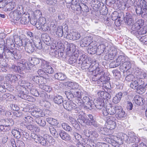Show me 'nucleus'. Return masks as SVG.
I'll return each instance as SVG.
<instances>
[{"label": "nucleus", "instance_id": "nucleus-1", "mask_svg": "<svg viewBox=\"0 0 147 147\" xmlns=\"http://www.w3.org/2000/svg\"><path fill=\"white\" fill-rule=\"evenodd\" d=\"M137 23H135L132 25L130 31L131 33L136 36L138 38L141 37V35L146 34L147 32V24L143 28L139 26Z\"/></svg>", "mask_w": 147, "mask_h": 147}, {"label": "nucleus", "instance_id": "nucleus-2", "mask_svg": "<svg viewBox=\"0 0 147 147\" xmlns=\"http://www.w3.org/2000/svg\"><path fill=\"white\" fill-rule=\"evenodd\" d=\"M4 50L3 55L6 58H11L13 57L16 59L18 60L22 57V55L19 51H17L15 49H9L5 48Z\"/></svg>", "mask_w": 147, "mask_h": 147}, {"label": "nucleus", "instance_id": "nucleus-3", "mask_svg": "<svg viewBox=\"0 0 147 147\" xmlns=\"http://www.w3.org/2000/svg\"><path fill=\"white\" fill-rule=\"evenodd\" d=\"M80 56L77 63L81 65V67L83 70L88 69L90 67V62L88 56L85 55H80Z\"/></svg>", "mask_w": 147, "mask_h": 147}, {"label": "nucleus", "instance_id": "nucleus-4", "mask_svg": "<svg viewBox=\"0 0 147 147\" xmlns=\"http://www.w3.org/2000/svg\"><path fill=\"white\" fill-rule=\"evenodd\" d=\"M120 108V107L117 106H112L111 104H109L106 106L105 109L102 110V114L104 116L108 115H114L118 109Z\"/></svg>", "mask_w": 147, "mask_h": 147}, {"label": "nucleus", "instance_id": "nucleus-5", "mask_svg": "<svg viewBox=\"0 0 147 147\" xmlns=\"http://www.w3.org/2000/svg\"><path fill=\"white\" fill-rule=\"evenodd\" d=\"M45 137V135L42 137L34 133L32 134H31V138L34 140V141L35 142L40 143L44 146H46L48 144V143L46 141Z\"/></svg>", "mask_w": 147, "mask_h": 147}, {"label": "nucleus", "instance_id": "nucleus-6", "mask_svg": "<svg viewBox=\"0 0 147 147\" xmlns=\"http://www.w3.org/2000/svg\"><path fill=\"white\" fill-rule=\"evenodd\" d=\"M25 49L27 52L29 53L33 52L34 50V44L30 41V40L27 38L24 39Z\"/></svg>", "mask_w": 147, "mask_h": 147}, {"label": "nucleus", "instance_id": "nucleus-7", "mask_svg": "<svg viewBox=\"0 0 147 147\" xmlns=\"http://www.w3.org/2000/svg\"><path fill=\"white\" fill-rule=\"evenodd\" d=\"M81 100L83 104H85L84 107L85 108L90 110L93 108V101L92 100L90 99L89 97L85 96L83 97Z\"/></svg>", "mask_w": 147, "mask_h": 147}, {"label": "nucleus", "instance_id": "nucleus-8", "mask_svg": "<svg viewBox=\"0 0 147 147\" xmlns=\"http://www.w3.org/2000/svg\"><path fill=\"white\" fill-rule=\"evenodd\" d=\"M115 120V118L113 117L110 116L107 117V123L106 124L107 129L112 130L115 127L116 124Z\"/></svg>", "mask_w": 147, "mask_h": 147}, {"label": "nucleus", "instance_id": "nucleus-9", "mask_svg": "<svg viewBox=\"0 0 147 147\" xmlns=\"http://www.w3.org/2000/svg\"><path fill=\"white\" fill-rule=\"evenodd\" d=\"M63 106L65 109L68 111H71L73 109H75L77 107V105L71 101H64Z\"/></svg>", "mask_w": 147, "mask_h": 147}, {"label": "nucleus", "instance_id": "nucleus-10", "mask_svg": "<svg viewBox=\"0 0 147 147\" xmlns=\"http://www.w3.org/2000/svg\"><path fill=\"white\" fill-rule=\"evenodd\" d=\"M99 78L98 80V84H103L109 81L110 78L108 76L105 75V72L102 70L100 69L99 71Z\"/></svg>", "mask_w": 147, "mask_h": 147}, {"label": "nucleus", "instance_id": "nucleus-11", "mask_svg": "<svg viewBox=\"0 0 147 147\" xmlns=\"http://www.w3.org/2000/svg\"><path fill=\"white\" fill-rule=\"evenodd\" d=\"M94 105L96 108L98 109H102V111L103 109H105L104 101L102 98H98L94 103Z\"/></svg>", "mask_w": 147, "mask_h": 147}, {"label": "nucleus", "instance_id": "nucleus-12", "mask_svg": "<svg viewBox=\"0 0 147 147\" xmlns=\"http://www.w3.org/2000/svg\"><path fill=\"white\" fill-rule=\"evenodd\" d=\"M7 80L10 82L16 83L21 78V76L18 74L13 75L10 74H8L6 77Z\"/></svg>", "mask_w": 147, "mask_h": 147}, {"label": "nucleus", "instance_id": "nucleus-13", "mask_svg": "<svg viewBox=\"0 0 147 147\" xmlns=\"http://www.w3.org/2000/svg\"><path fill=\"white\" fill-rule=\"evenodd\" d=\"M87 117L88 120V125H93L95 127H99V125L97 123L95 120L93 118V117L91 114L87 115Z\"/></svg>", "mask_w": 147, "mask_h": 147}, {"label": "nucleus", "instance_id": "nucleus-14", "mask_svg": "<svg viewBox=\"0 0 147 147\" xmlns=\"http://www.w3.org/2000/svg\"><path fill=\"white\" fill-rule=\"evenodd\" d=\"M66 38L68 39L75 40L79 39L81 36L80 34L74 31L70 32L69 34H66Z\"/></svg>", "mask_w": 147, "mask_h": 147}, {"label": "nucleus", "instance_id": "nucleus-15", "mask_svg": "<svg viewBox=\"0 0 147 147\" xmlns=\"http://www.w3.org/2000/svg\"><path fill=\"white\" fill-rule=\"evenodd\" d=\"M144 82L141 79H139L137 78L136 79H134V80L131 81L130 85V86L134 89H136L137 87L139 85L143 84Z\"/></svg>", "mask_w": 147, "mask_h": 147}, {"label": "nucleus", "instance_id": "nucleus-16", "mask_svg": "<svg viewBox=\"0 0 147 147\" xmlns=\"http://www.w3.org/2000/svg\"><path fill=\"white\" fill-rule=\"evenodd\" d=\"M92 39V37L91 36H87L84 37L80 41V46L84 47L89 45L90 42Z\"/></svg>", "mask_w": 147, "mask_h": 147}, {"label": "nucleus", "instance_id": "nucleus-17", "mask_svg": "<svg viewBox=\"0 0 147 147\" xmlns=\"http://www.w3.org/2000/svg\"><path fill=\"white\" fill-rule=\"evenodd\" d=\"M106 140L109 143L111 144L114 147H119V145L123 143L122 140L120 138L117 141H116L110 138H107Z\"/></svg>", "mask_w": 147, "mask_h": 147}, {"label": "nucleus", "instance_id": "nucleus-18", "mask_svg": "<svg viewBox=\"0 0 147 147\" xmlns=\"http://www.w3.org/2000/svg\"><path fill=\"white\" fill-rule=\"evenodd\" d=\"M135 15L132 13H127L125 18V23L128 25L133 24L134 23V18Z\"/></svg>", "mask_w": 147, "mask_h": 147}, {"label": "nucleus", "instance_id": "nucleus-19", "mask_svg": "<svg viewBox=\"0 0 147 147\" xmlns=\"http://www.w3.org/2000/svg\"><path fill=\"white\" fill-rule=\"evenodd\" d=\"M22 130L17 128H15L12 130L11 133L15 138H20L22 135Z\"/></svg>", "mask_w": 147, "mask_h": 147}, {"label": "nucleus", "instance_id": "nucleus-20", "mask_svg": "<svg viewBox=\"0 0 147 147\" xmlns=\"http://www.w3.org/2000/svg\"><path fill=\"white\" fill-rule=\"evenodd\" d=\"M131 64L129 61H125L119 67L120 70L124 72L130 69L131 67Z\"/></svg>", "mask_w": 147, "mask_h": 147}, {"label": "nucleus", "instance_id": "nucleus-21", "mask_svg": "<svg viewBox=\"0 0 147 147\" xmlns=\"http://www.w3.org/2000/svg\"><path fill=\"white\" fill-rule=\"evenodd\" d=\"M46 79L39 76H33L32 80L37 84H39V85L43 84L46 81H45Z\"/></svg>", "mask_w": 147, "mask_h": 147}, {"label": "nucleus", "instance_id": "nucleus-22", "mask_svg": "<svg viewBox=\"0 0 147 147\" xmlns=\"http://www.w3.org/2000/svg\"><path fill=\"white\" fill-rule=\"evenodd\" d=\"M17 11H13L10 13L9 16L10 17L14 20H19L21 17V13L18 12Z\"/></svg>", "mask_w": 147, "mask_h": 147}, {"label": "nucleus", "instance_id": "nucleus-23", "mask_svg": "<svg viewBox=\"0 0 147 147\" xmlns=\"http://www.w3.org/2000/svg\"><path fill=\"white\" fill-rule=\"evenodd\" d=\"M30 21V15L28 14L23 13L21 17L20 23L23 24H26Z\"/></svg>", "mask_w": 147, "mask_h": 147}, {"label": "nucleus", "instance_id": "nucleus-24", "mask_svg": "<svg viewBox=\"0 0 147 147\" xmlns=\"http://www.w3.org/2000/svg\"><path fill=\"white\" fill-rule=\"evenodd\" d=\"M66 28V30H64V32L63 31V26H59L57 29V30L56 32V34L58 36L60 37H61L63 35H65V34H67V28L68 27L67 26H65V28Z\"/></svg>", "mask_w": 147, "mask_h": 147}, {"label": "nucleus", "instance_id": "nucleus-25", "mask_svg": "<svg viewBox=\"0 0 147 147\" xmlns=\"http://www.w3.org/2000/svg\"><path fill=\"white\" fill-rule=\"evenodd\" d=\"M95 69L93 70V73L94 72L95 74L93 76L92 80L93 81H97L98 83V80L99 78V71L100 68L99 67H95Z\"/></svg>", "mask_w": 147, "mask_h": 147}, {"label": "nucleus", "instance_id": "nucleus-26", "mask_svg": "<svg viewBox=\"0 0 147 147\" xmlns=\"http://www.w3.org/2000/svg\"><path fill=\"white\" fill-rule=\"evenodd\" d=\"M59 134L61 138L63 140L69 141L71 139L69 135L64 131H60Z\"/></svg>", "mask_w": 147, "mask_h": 147}, {"label": "nucleus", "instance_id": "nucleus-27", "mask_svg": "<svg viewBox=\"0 0 147 147\" xmlns=\"http://www.w3.org/2000/svg\"><path fill=\"white\" fill-rule=\"evenodd\" d=\"M134 100L135 103L138 105H142L144 104L145 100L144 99L138 95H136L134 98Z\"/></svg>", "mask_w": 147, "mask_h": 147}, {"label": "nucleus", "instance_id": "nucleus-28", "mask_svg": "<svg viewBox=\"0 0 147 147\" xmlns=\"http://www.w3.org/2000/svg\"><path fill=\"white\" fill-rule=\"evenodd\" d=\"M42 39L47 45H49L51 42L50 37L47 34H43L41 35Z\"/></svg>", "mask_w": 147, "mask_h": 147}, {"label": "nucleus", "instance_id": "nucleus-29", "mask_svg": "<svg viewBox=\"0 0 147 147\" xmlns=\"http://www.w3.org/2000/svg\"><path fill=\"white\" fill-rule=\"evenodd\" d=\"M117 52L116 50L114 49L110 52L109 53L105 56V59L107 60L108 59L111 60L113 59V58L115 56L117 55Z\"/></svg>", "mask_w": 147, "mask_h": 147}, {"label": "nucleus", "instance_id": "nucleus-30", "mask_svg": "<svg viewBox=\"0 0 147 147\" xmlns=\"http://www.w3.org/2000/svg\"><path fill=\"white\" fill-rule=\"evenodd\" d=\"M116 115H117L118 118L123 120L124 119L126 116V114H125L124 111L121 109V107L118 109L117 111Z\"/></svg>", "mask_w": 147, "mask_h": 147}, {"label": "nucleus", "instance_id": "nucleus-31", "mask_svg": "<svg viewBox=\"0 0 147 147\" xmlns=\"http://www.w3.org/2000/svg\"><path fill=\"white\" fill-rule=\"evenodd\" d=\"M66 50L67 54L69 55L75 52L76 50V47L73 44H68Z\"/></svg>", "mask_w": 147, "mask_h": 147}, {"label": "nucleus", "instance_id": "nucleus-32", "mask_svg": "<svg viewBox=\"0 0 147 147\" xmlns=\"http://www.w3.org/2000/svg\"><path fill=\"white\" fill-rule=\"evenodd\" d=\"M46 127L48 130H49L50 132L55 138H57L58 137V134L56 129L53 126H46Z\"/></svg>", "mask_w": 147, "mask_h": 147}, {"label": "nucleus", "instance_id": "nucleus-33", "mask_svg": "<svg viewBox=\"0 0 147 147\" xmlns=\"http://www.w3.org/2000/svg\"><path fill=\"white\" fill-rule=\"evenodd\" d=\"M53 101L55 103L58 105H60L63 102L62 97L59 95H56L54 97Z\"/></svg>", "mask_w": 147, "mask_h": 147}, {"label": "nucleus", "instance_id": "nucleus-34", "mask_svg": "<svg viewBox=\"0 0 147 147\" xmlns=\"http://www.w3.org/2000/svg\"><path fill=\"white\" fill-rule=\"evenodd\" d=\"M6 44L8 46L9 49H13L15 47V45L12 39L8 38L6 39Z\"/></svg>", "mask_w": 147, "mask_h": 147}, {"label": "nucleus", "instance_id": "nucleus-35", "mask_svg": "<svg viewBox=\"0 0 147 147\" xmlns=\"http://www.w3.org/2000/svg\"><path fill=\"white\" fill-rule=\"evenodd\" d=\"M55 78L57 80H63L66 79V75L62 73H57L54 75Z\"/></svg>", "mask_w": 147, "mask_h": 147}, {"label": "nucleus", "instance_id": "nucleus-36", "mask_svg": "<svg viewBox=\"0 0 147 147\" xmlns=\"http://www.w3.org/2000/svg\"><path fill=\"white\" fill-rule=\"evenodd\" d=\"M41 61V59L33 57L31 58L29 62H28V63H30L31 65H39Z\"/></svg>", "mask_w": 147, "mask_h": 147}, {"label": "nucleus", "instance_id": "nucleus-37", "mask_svg": "<svg viewBox=\"0 0 147 147\" xmlns=\"http://www.w3.org/2000/svg\"><path fill=\"white\" fill-rule=\"evenodd\" d=\"M105 46L103 44L100 45L97 47V54L98 55H100L104 51Z\"/></svg>", "mask_w": 147, "mask_h": 147}, {"label": "nucleus", "instance_id": "nucleus-38", "mask_svg": "<svg viewBox=\"0 0 147 147\" xmlns=\"http://www.w3.org/2000/svg\"><path fill=\"white\" fill-rule=\"evenodd\" d=\"M37 73L40 76L42 77L45 79H49V75L46 73L45 71L42 69H39L37 71Z\"/></svg>", "mask_w": 147, "mask_h": 147}, {"label": "nucleus", "instance_id": "nucleus-39", "mask_svg": "<svg viewBox=\"0 0 147 147\" xmlns=\"http://www.w3.org/2000/svg\"><path fill=\"white\" fill-rule=\"evenodd\" d=\"M24 126L32 132H36L38 130V128L37 127L31 124H27Z\"/></svg>", "mask_w": 147, "mask_h": 147}, {"label": "nucleus", "instance_id": "nucleus-40", "mask_svg": "<svg viewBox=\"0 0 147 147\" xmlns=\"http://www.w3.org/2000/svg\"><path fill=\"white\" fill-rule=\"evenodd\" d=\"M7 5V10L10 11L13 10L16 6V3L14 2H9L6 4Z\"/></svg>", "mask_w": 147, "mask_h": 147}, {"label": "nucleus", "instance_id": "nucleus-41", "mask_svg": "<svg viewBox=\"0 0 147 147\" xmlns=\"http://www.w3.org/2000/svg\"><path fill=\"white\" fill-rule=\"evenodd\" d=\"M61 126L62 128L65 131L70 132L72 131V128L67 123H62Z\"/></svg>", "mask_w": 147, "mask_h": 147}, {"label": "nucleus", "instance_id": "nucleus-42", "mask_svg": "<svg viewBox=\"0 0 147 147\" xmlns=\"http://www.w3.org/2000/svg\"><path fill=\"white\" fill-rule=\"evenodd\" d=\"M78 55L77 54L72 55L71 56L69 60V62L70 64H73L76 62L77 63V59L78 57Z\"/></svg>", "mask_w": 147, "mask_h": 147}, {"label": "nucleus", "instance_id": "nucleus-43", "mask_svg": "<svg viewBox=\"0 0 147 147\" xmlns=\"http://www.w3.org/2000/svg\"><path fill=\"white\" fill-rule=\"evenodd\" d=\"M49 62L45 61V60H41L40 63V64L37 66L38 68H39L40 67L42 68L45 69L49 65Z\"/></svg>", "mask_w": 147, "mask_h": 147}, {"label": "nucleus", "instance_id": "nucleus-44", "mask_svg": "<svg viewBox=\"0 0 147 147\" xmlns=\"http://www.w3.org/2000/svg\"><path fill=\"white\" fill-rule=\"evenodd\" d=\"M107 91V92H105V94L106 96L105 99L108 100L111 98V96L114 94L115 92L112 90H109Z\"/></svg>", "mask_w": 147, "mask_h": 147}, {"label": "nucleus", "instance_id": "nucleus-45", "mask_svg": "<svg viewBox=\"0 0 147 147\" xmlns=\"http://www.w3.org/2000/svg\"><path fill=\"white\" fill-rule=\"evenodd\" d=\"M47 121L49 124L52 125H57L58 124L57 120L51 118H47Z\"/></svg>", "mask_w": 147, "mask_h": 147}, {"label": "nucleus", "instance_id": "nucleus-46", "mask_svg": "<svg viewBox=\"0 0 147 147\" xmlns=\"http://www.w3.org/2000/svg\"><path fill=\"white\" fill-rule=\"evenodd\" d=\"M74 97H77L78 98H81L83 94L81 90L80 89L76 90L73 93Z\"/></svg>", "mask_w": 147, "mask_h": 147}, {"label": "nucleus", "instance_id": "nucleus-47", "mask_svg": "<svg viewBox=\"0 0 147 147\" xmlns=\"http://www.w3.org/2000/svg\"><path fill=\"white\" fill-rule=\"evenodd\" d=\"M68 85L71 88V89L74 90V91L78 89V88L79 87V85L77 83L71 82H69Z\"/></svg>", "mask_w": 147, "mask_h": 147}, {"label": "nucleus", "instance_id": "nucleus-48", "mask_svg": "<svg viewBox=\"0 0 147 147\" xmlns=\"http://www.w3.org/2000/svg\"><path fill=\"white\" fill-rule=\"evenodd\" d=\"M142 84L139 85V86L137 87L136 89L137 92L140 94H142L144 93L145 92V88L144 87L142 86Z\"/></svg>", "mask_w": 147, "mask_h": 147}, {"label": "nucleus", "instance_id": "nucleus-49", "mask_svg": "<svg viewBox=\"0 0 147 147\" xmlns=\"http://www.w3.org/2000/svg\"><path fill=\"white\" fill-rule=\"evenodd\" d=\"M36 122L40 126L42 127L45 126L46 124V121L40 118L36 119Z\"/></svg>", "mask_w": 147, "mask_h": 147}, {"label": "nucleus", "instance_id": "nucleus-50", "mask_svg": "<svg viewBox=\"0 0 147 147\" xmlns=\"http://www.w3.org/2000/svg\"><path fill=\"white\" fill-rule=\"evenodd\" d=\"M39 87L42 89H43L47 92H50L51 90V88L49 86L45 84L39 85Z\"/></svg>", "mask_w": 147, "mask_h": 147}, {"label": "nucleus", "instance_id": "nucleus-51", "mask_svg": "<svg viewBox=\"0 0 147 147\" xmlns=\"http://www.w3.org/2000/svg\"><path fill=\"white\" fill-rule=\"evenodd\" d=\"M14 41L15 42L16 44L19 46H24V39L21 40L20 38L18 37L17 39H14Z\"/></svg>", "mask_w": 147, "mask_h": 147}, {"label": "nucleus", "instance_id": "nucleus-52", "mask_svg": "<svg viewBox=\"0 0 147 147\" xmlns=\"http://www.w3.org/2000/svg\"><path fill=\"white\" fill-rule=\"evenodd\" d=\"M34 44V46L38 49H41L42 48L41 42L39 40H38L35 41Z\"/></svg>", "mask_w": 147, "mask_h": 147}, {"label": "nucleus", "instance_id": "nucleus-53", "mask_svg": "<svg viewBox=\"0 0 147 147\" xmlns=\"http://www.w3.org/2000/svg\"><path fill=\"white\" fill-rule=\"evenodd\" d=\"M114 76L116 79H119L121 77V73L117 70H114L112 71Z\"/></svg>", "mask_w": 147, "mask_h": 147}, {"label": "nucleus", "instance_id": "nucleus-54", "mask_svg": "<svg viewBox=\"0 0 147 147\" xmlns=\"http://www.w3.org/2000/svg\"><path fill=\"white\" fill-rule=\"evenodd\" d=\"M81 12L82 13V11L83 12H88L89 11V8L88 6L86 5L85 4H84L82 3H81Z\"/></svg>", "mask_w": 147, "mask_h": 147}, {"label": "nucleus", "instance_id": "nucleus-55", "mask_svg": "<svg viewBox=\"0 0 147 147\" xmlns=\"http://www.w3.org/2000/svg\"><path fill=\"white\" fill-rule=\"evenodd\" d=\"M126 59V57L124 56L120 55L118 57L116 60L121 65V63H122L125 61Z\"/></svg>", "mask_w": 147, "mask_h": 147}, {"label": "nucleus", "instance_id": "nucleus-56", "mask_svg": "<svg viewBox=\"0 0 147 147\" xmlns=\"http://www.w3.org/2000/svg\"><path fill=\"white\" fill-rule=\"evenodd\" d=\"M65 94L67 98L69 100H70L72 99L73 97H74L73 93H72L71 92V91L68 90L67 91H65Z\"/></svg>", "mask_w": 147, "mask_h": 147}, {"label": "nucleus", "instance_id": "nucleus-57", "mask_svg": "<svg viewBox=\"0 0 147 147\" xmlns=\"http://www.w3.org/2000/svg\"><path fill=\"white\" fill-rule=\"evenodd\" d=\"M45 136L46 141L47 143H51L55 142V140L52 136L48 135H46Z\"/></svg>", "mask_w": 147, "mask_h": 147}, {"label": "nucleus", "instance_id": "nucleus-58", "mask_svg": "<svg viewBox=\"0 0 147 147\" xmlns=\"http://www.w3.org/2000/svg\"><path fill=\"white\" fill-rule=\"evenodd\" d=\"M137 139H138V137L136 136L133 135L128 137L127 140L128 141L129 143H134L136 141Z\"/></svg>", "mask_w": 147, "mask_h": 147}, {"label": "nucleus", "instance_id": "nucleus-59", "mask_svg": "<svg viewBox=\"0 0 147 147\" xmlns=\"http://www.w3.org/2000/svg\"><path fill=\"white\" fill-rule=\"evenodd\" d=\"M97 49L95 48H94L93 47H88L87 51L88 53L90 54H94L95 53H97Z\"/></svg>", "mask_w": 147, "mask_h": 147}, {"label": "nucleus", "instance_id": "nucleus-60", "mask_svg": "<svg viewBox=\"0 0 147 147\" xmlns=\"http://www.w3.org/2000/svg\"><path fill=\"white\" fill-rule=\"evenodd\" d=\"M45 71L46 73L52 74L54 72L53 68L50 65H49L45 69Z\"/></svg>", "mask_w": 147, "mask_h": 147}, {"label": "nucleus", "instance_id": "nucleus-61", "mask_svg": "<svg viewBox=\"0 0 147 147\" xmlns=\"http://www.w3.org/2000/svg\"><path fill=\"white\" fill-rule=\"evenodd\" d=\"M142 7L138 5L136 7V11L138 15H142Z\"/></svg>", "mask_w": 147, "mask_h": 147}, {"label": "nucleus", "instance_id": "nucleus-62", "mask_svg": "<svg viewBox=\"0 0 147 147\" xmlns=\"http://www.w3.org/2000/svg\"><path fill=\"white\" fill-rule=\"evenodd\" d=\"M147 16V6L143 7L142 11V17L143 18H146Z\"/></svg>", "mask_w": 147, "mask_h": 147}, {"label": "nucleus", "instance_id": "nucleus-63", "mask_svg": "<svg viewBox=\"0 0 147 147\" xmlns=\"http://www.w3.org/2000/svg\"><path fill=\"white\" fill-rule=\"evenodd\" d=\"M28 63V62L25 63L24 64L21 63L20 64L19 63L18 65L20 67V68L21 69V70H22L24 69L25 68L28 69V67L29 64Z\"/></svg>", "mask_w": 147, "mask_h": 147}, {"label": "nucleus", "instance_id": "nucleus-64", "mask_svg": "<svg viewBox=\"0 0 147 147\" xmlns=\"http://www.w3.org/2000/svg\"><path fill=\"white\" fill-rule=\"evenodd\" d=\"M97 147H109L108 144L101 142H98L97 143Z\"/></svg>", "mask_w": 147, "mask_h": 147}]
</instances>
